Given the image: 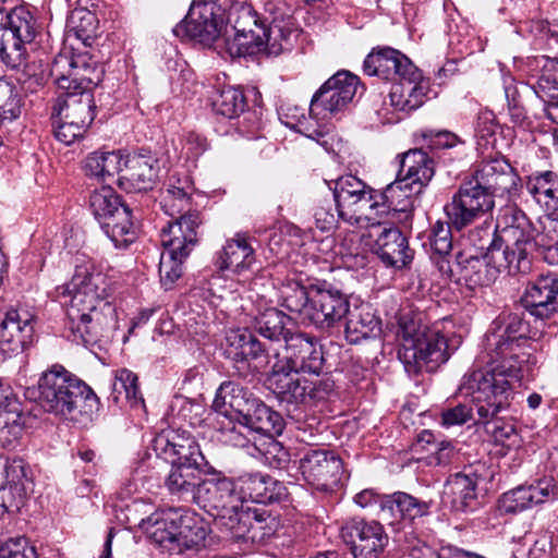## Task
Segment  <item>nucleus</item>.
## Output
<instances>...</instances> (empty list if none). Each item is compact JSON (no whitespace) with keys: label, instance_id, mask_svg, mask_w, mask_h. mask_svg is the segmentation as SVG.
<instances>
[{"label":"nucleus","instance_id":"1","mask_svg":"<svg viewBox=\"0 0 558 558\" xmlns=\"http://www.w3.org/2000/svg\"><path fill=\"white\" fill-rule=\"evenodd\" d=\"M69 319L68 338L77 344H95L114 322V308L108 301L112 284L90 260L76 265L71 281L58 288Z\"/></svg>","mask_w":558,"mask_h":558},{"label":"nucleus","instance_id":"2","mask_svg":"<svg viewBox=\"0 0 558 558\" xmlns=\"http://www.w3.org/2000/svg\"><path fill=\"white\" fill-rule=\"evenodd\" d=\"M286 355L281 356L277 349L266 347L253 331L231 329L226 335V356L232 360L239 369H247L250 362L265 367L275 359L271 366L279 372H294L318 376L323 369L324 357L320 345L315 337L304 332H293L288 336L283 345Z\"/></svg>","mask_w":558,"mask_h":558},{"label":"nucleus","instance_id":"3","mask_svg":"<svg viewBox=\"0 0 558 558\" xmlns=\"http://www.w3.org/2000/svg\"><path fill=\"white\" fill-rule=\"evenodd\" d=\"M519 181V175L504 157L483 160L445 205L446 217L461 231L492 211L496 196L514 194Z\"/></svg>","mask_w":558,"mask_h":558},{"label":"nucleus","instance_id":"4","mask_svg":"<svg viewBox=\"0 0 558 558\" xmlns=\"http://www.w3.org/2000/svg\"><path fill=\"white\" fill-rule=\"evenodd\" d=\"M486 367L465 374L459 387L460 395L471 397L478 415L477 422L489 423L510 404L513 385L521 381L527 365L511 360L482 356Z\"/></svg>","mask_w":558,"mask_h":558},{"label":"nucleus","instance_id":"5","mask_svg":"<svg viewBox=\"0 0 558 558\" xmlns=\"http://www.w3.org/2000/svg\"><path fill=\"white\" fill-rule=\"evenodd\" d=\"M279 303L302 323L327 330L349 313L348 298L327 281L304 287L299 280L288 278L279 290Z\"/></svg>","mask_w":558,"mask_h":558},{"label":"nucleus","instance_id":"6","mask_svg":"<svg viewBox=\"0 0 558 558\" xmlns=\"http://www.w3.org/2000/svg\"><path fill=\"white\" fill-rule=\"evenodd\" d=\"M161 206L172 217L160 232L163 251L159 262L160 282L170 289L182 275L183 262L197 243L199 213L191 209V197L173 201L162 198Z\"/></svg>","mask_w":558,"mask_h":558},{"label":"nucleus","instance_id":"7","mask_svg":"<svg viewBox=\"0 0 558 558\" xmlns=\"http://www.w3.org/2000/svg\"><path fill=\"white\" fill-rule=\"evenodd\" d=\"M398 356L409 375L433 372L448 361L450 354L438 324L428 327L420 317L402 316L399 320Z\"/></svg>","mask_w":558,"mask_h":558},{"label":"nucleus","instance_id":"8","mask_svg":"<svg viewBox=\"0 0 558 558\" xmlns=\"http://www.w3.org/2000/svg\"><path fill=\"white\" fill-rule=\"evenodd\" d=\"M141 526L151 543L170 555L199 548L207 535L206 525L201 518L175 508L151 513L142 520Z\"/></svg>","mask_w":558,"mask_h":558},{"label":"nucleus","instance_id":"9","mask_svg":"<svg viewBox=\"0 0 558 558\" xmlns=\"http://www.w3.org/2000/svg\"><path fill=\"white\" fill-rule=\"evenodd\" d=\"M39 405L49 413L75 418L98 404L92 388L61 365L46 371L38 381Z\"/></svg>","mask_w":558,"mask_h":558},{"label":"nucleus","instance_id":"10","mask_svg":"<svg viewBox=\"0 0 558 558\" xmlns=\"http://www.w3.org/2000/svg\"><path fill=\"white\" fill-rule=\"evenodd\" d=\"M213 408L217 413L242 418L252 433L272 436L280 435L283 430L284 422L278 412L253 397L247 389L232 381L220 385Z\"/></svg>","mask_w":558,"mask_h":558},{"label":"nucleus","instance_id":"11","mask_svg":"<svg viewBox=\"0 0 558 558\" xmlns=\"http://www.w3.org/2000/svg\"><path fill=\"white\" fill-rule=\"evenodd\" d=\"M468 240L477 250L462 268V277L475 286H488L496 272L507 270L515 274L517 253L506 248L497 229L490 226L476 227L469 232Z\"/></svg>","mask_w":558,"mask_h":558},{"label":"nucleus","instance_id":"12","mask_svg":"<svg viewBox=\"0 0 558 558\" xmlns=\"http://www.w3.org/2000/svg\"><path fill=\"white\" fill-rule=\"evenodd\" d=\"M547 327L550 331H545L544 326L541 325L529 330L527 324L518 314L498 317L493 322L492 328L485 336L484 354L526 365L527 355L520 352L521 341L525 338L541 340L545 335L553 333L557 325L549 324Z\"/></svg>","mask_w":558,"mask_h":558},{"label":"nucleus","instance_id":"13","mask_svg":"<svg viewBox=\"0 0 558 558\" xmlns=\"http://www.w3.org/2000/svg\"><path fill=\"white\" fill-rule=\"evenodd\" d=\"M294 29L290 21L275 19L268 26H256L248 32L233 34L225 38V47L230 57H246L258 53L278 56L292 47Z\"/></svg>","mask_w":558,"mask_h":558},{"label":"nucleus","instance_id":"14","mask_svg":"<svg viewBox=\"0 0 558 558\" xmlns=\"http://www.w3.org/2000/svg\"><path fill=\"white\" fill-rule=\"evenodd\" d=\"M93 215L117 248H126L137 238L130 208L110 186H102L89 197Z\"/></svg>","mask_w":558,"mask_h":558},{"label":"nucleus","instance_id":"15","mask_svg":"<svg viewBox=\"0 0 558 558\" xmlns=\"http://www.w3.org/2000/svg\"><path fill=\"white\" fill-rule=\"evenodd\" d=\"M37 33L33 14L24 7L9 12L0 9V59L10 69H19L26 62V45Z\"/></svg>","mask_w":558,"mask_h":558},{"label":"nucleus","instance_id":"16","mask_svg":"<svg viewBox=\"0 0 558 558\" xmlns=\"http://www.w3.org/2000/svg\"><path fill=\"white\" fill-rule=\"evenodd\" d=\"M226 9L227 0H193L187 15L172 32L181 39L211 46L221 35Z\"/></svg>","mask_w":558,"mask_h":558},{"label":"nucleus","instance_id":"17","mask_svg":"<svg viewBox=\"0 0 558 558\" xmlns=\"http://www.w3.org/2000/svg\"><path fill=\"white\" fill-rule=\"evenodd\" d=\"M375 190L352 174L335 182L333 197L338 216L350 225L364 226L372 221Z\"/></svg>","mask_w":558,"mask_h":558},{"label":"nucleus","instance_id":"18","mask_svg":"<svg viewBox=\"0 0 558 558\" xmlns=\"http://www.w3.org/2000/svg\"><path fill=\"white\" fill-rule=\"evenodd\" d=\"M104 65L88 52L59 54L51 65V76L59 90L94 89L104 78Z\"/></svg>","mask_w":558,"mask_h":558},{"label":"nucleus","instance_id":"19","mask_svg":"<svg viewBox=\"0 0 558 558\" xmlns=\"http://www.w3.org/2000/svg\"><path fill=\"white\" fill-rule=\"evenodd\" d=\"M387 221H369L363 227L367 230L362 233L364 246L376 254L380 260L391 267L402 268L413 258V251L403 233L396 227L385 226Z\"/></svg>","mask_w":558,"mask_h":558},{"label":"nucleus","instance_id":"20","mask_svg":"<svg viewBox=\"0 0 558 558\" xmlns=\"http://www.w3.org/2000/svg\"><path fill=\"white\" fill-rule=\"evenodd\" d=\"M267 381L281 400L295 404H311L324 400L333 388L329 380L310 379L303 373H281L275 366H271Z\"/></svg>","mask_w":558,"mask_h":558},{"label":"nucleus","instance_id":"21","mask_svg":"<svg viewBox=\"0 0 558 558\" xmlns=\"http://www.w3.org/2000/svg\"><path fill=\"white\" fill-rule=\"evenodd\" d=\"M360 87V78L349 71H339L314 94L310 114L317 121L344 110Z\"/></svg>","mask_w":558,"mask_h":558},{"label":"nucleus","instance_id":"22","mask_svg":"<svg viewBox=\"0 0 558 558\" xmlns=\"http://www.w3.org/2000/svg\"><path fill=\"white\" fill-rule=\"evenodd\" d=\"M238 480L227 477L222 472L211 469L206 477H202L194 504L205 510H216L226 517L236 513L242 507Z\"/></svg>","mask_w":558,"mask_h":558},{"label":"nucleus","instance_id":"23","mask_svg":"<svg viewBox=\"0 0 558 558\" xmlns=\"http://www.w3.org/2000/svg\"><path fill=\"white\" fill-rule=\"evenodd\" d=\"M299 469L307 484L320 492L332 490L343 471L339 456L328 449H311L300 459Z\"/></svg>","mask_w":558,"mask_h":558},{"label":"nucleus","instance_id":"24","mask_svg":"<svg viewBox=\"0 0 558 558\" xmlns=\"http://www.w3.org/2000/svg\"><path fill=\"white\" fill-rule=\"evenodd\" d=\"M160 163L147 149H141L123 158V170L118 182L126 192H146L159 180Z\"/></svg>","mask_w":558,"mask_h":558},{"label":"nucleus","instance_id":"25","mask_svg":"<svg viewBox=\"0 0 558 558\" xmlns=\"http://www.w3.org/2000/svg\"><path fill=\"white\" fill-rule=\"evenodd\" d=\"M342 537L351 545L354 558H379L389 541L379 522L356 519L342 527Z\"/></svg>","mask_w":558,"mask_h":558},{"label":"nucleus","instance_id":"26","mask_svg":"<svg viewBox=\"0 0 558 558\" xmlns=\"http://www.w3.org/2000/svg\"><path fill=\"white\" fill-rule=\"evenodd\" d=\"M153 449L170 464L202 468L205 459L195 438L185 432H162L155 437Z\"/></svg>","mask_w":558,"mask_h":558},{"label":"nucleus","instance_id":"27","mask_svg":"<svg viewBox=\"0 0 558 558\" xmlns=\"http://www.w3.org/2000/svg\"><path fill=\"white\" fill-rule=\"evenodd\" d=\"M5 482L0 487V513L19 512L26 504L32 490L33 480L27 463L21 458H13L5 464Z\"/></svg>","mask_w":558,"mask_h":558},{"label":"nucleus","instance_id":"28","mask_svg":"<svg viewBox=\"0 0 558 558\" xmlns=\"http://www.w3.org/2000/svg\"><path fill=\"white\" fill-rule=\"evenodd\" d=\"M522 304L535 317V323L545 327L544 320L558 313V277L550 274L537 277L525 289Z\"/></svg>","mask_w":558,"mask_h":558},{"label":"nucleus","instance_id":"29","mask_svg":"<svg viewBox=\"0 0 558 558\" xmlns=\"http://www.w3.org/2000/svg\"><path fill=\"white\" fill-rule=\"evenodd\" d=\"M33 336V315L23 308H11L0 322V352L4 356L19 353L32 343Z\"/></svg>","mask_w":558,"mask_h":558},{"label":"nucleus","instance_id":"30","mask_svg":"<svg viewBox=\"0 0 558 558\" xmlns=\"http://www.w3.org/2000/svg\"><path fill=\"white\" fill-rule=\"evenodd\" d=\"M428 92L429 81L415 68L392 83L388 94L389 104L396 111L409 114L423 106Z\"/></svg>","mask_w":558,"mask_h":558},{"label":"nucleus","instance_id":"31","mask_svg":"<svg viewBox=\"0 0 558 558\" xmlns=\"http://www.w3.org/2000/svg\"><path fill=\"white\" fill-rule=\"evenodd\" d=\"M417 68L404 53L391 47L373 49L365 58L363 71L368 76H377L392 83Z\"/></svg>","mask_w":558,"mask_h":558},{"label":"nucleus","instance_id":"32","mask_svg":"<svg viewBox=\"0 0 558 558\" xmlns=\"http://www.w3.org/2000/svg\"><path fill=\"white\" fill-rule=\"evenodd\" d=\"M418 192H410L409 186L396 179L384 191H375L372 221H393L400 214L409 216L412 208V195Z\"/></svg>","mask_w":558,"mask_h":558},{"label":"nucleus","instance_id":"33","mask_svg":"<svg viewBox=\"0 0 558 558\" xmlns=\"http://www.w3.org/2000/svg\"><path fill=\"white\" fill-rule=\"evenodd\" d=\"M496 229L506 248L515 251L519 257L520 251L527 246V241L533 233V225L523 210L515 205H508L500 209L497 216Z\"/></svg>","mask_w":558,"mask_h":558},{"label":"nucleus","instance_id":"34","mask_svg":"<svg viewBox=\"0 0 558 558\" xmlns=\"http://www.w3.org/2000/svg\"><path fill=\"white\" fill-rule=\"evenodd\" d=\"M239 493L242 502L251 500L257 504H270L283 500L287 495V487L280 481L263 473H246L238 478Z\"/></svg>","mask_w":558,"mask_h":558},{"label":"nucleus","instance_id":"35","mask_svg":"<svg viewBox=\"0 0 558 558\" xmlns=\"http://www.w3.org/2000/svg\"><path fill=\"white\" fill-rule=\"evenodd\" d=\"M433 177L434 161L427 153L411 149L403 154L397 178L409 186L410 192L421 193Z\"/></svg>","mask_w":558,"mask_h":558},{"label":"nucleus","instance_id":"36","mask_svg":"<svg viewBox=\"0 0 558 558\" xmlns=\"http://www.w3.org/2000/svg\"><path fill=\"white\" fill-rule=\"evenodd\" d=\"M53 110L58 117L71 118L90 125L96 111L94 93L92 89L61 90Z\"/></svg>","mask_w":558,"mask_h":558},{"label":"nucleus","instance_id":"37","mask_svg":"<svg viewBox=\"0 0 558 558\" xmlns=\"http://www.w3.org/2000/svg\"><path fill=\"white\" fill-rule=\"evenodd\" d=\"M539 223L542 231L535 233L533 229V233L526 242L527 246L523 247L519 253V257H517V272H526L530 269L531 262L529 255L533 251H538L543 255L545 250L558 241V215L546 214L539 219Z\"/></svg>","mask_w":558,"mask_h":558},{"label":"nucleus","instance_id":"38","mask_svg":"<svg viewBox=\"0 0 558 558\" xmlns=\"http://www.w3.org/2000/svg\"><path fill=\"white\" fill-rule=\"evenodd\" d=\"M202 480V468L185 464H171L165 477L168 493L183 501H194Z\"/></svg>","mask_w":558,"mask_h":558},{"label":"nucleus","instance_id":"39","mask_svg":"<svg viewBox=\"0 0 558 558\" xmlns=\"http://www.w3.org/2000/svg\"><path fill=\"white\" fill-rule=\"evenodd\" d=\"M254 263V248L242 235L228 240L216 259V266L220 270H229L236 275L248 270Z\"/></svg>","mask_w":558,"mask_h":558},{"label":"nucleus","instance_id":"40","mask_svg":"<svg viewBox=\"0 0 558 558\" xmlns=\"http://www.w3.org/2000/svg\"><path fill=\"white\" fill-rule=\"evenodd\" d=\"M442 222L436 221L429 231L428 241L432 251L430 259L442 276L451 277L453 274L449 256L452 250L451 228L458 230L450 219Z\"/></svg>","mask_w":558,"mask_h":558},{"label":"nucleus","instance_id":"41","mask_svg":"<svg viewBox=\"0 0 558 558\" xmlns=\"http://www.w3.org/2000/svg\"><path fill=\"white\" fill-rule=\"evenodd\" d=\"M345 323V339L353 344L362 340L375 337L380 332V320L375 316L369 306L349 308Z\"/></svg>","mask_w":558,"mask_h":558},{"label":"nucleus","instance_id":"42","mask_svg":"<svg viewBox=\"0 0 558 558\" xmlns=\"http://www.w3.org/2000/svg\"><path fill=\"white\" fill-rule=\"evenodd\" d=\"M123 158L119 150L90 153L84 160L85 174L99 182H106L121 174Z\"/></svg>","mask_w":558,"mask_h":558},{"label":"nucleus","instance_id":"43","mask_svg":"<svg viewBox=\"0 0 558 558\" xmlns=\"http://www.w3.org/2000/svg\"><path fill=\"white\" fill-rule=\"evenodd\" d=\"M477 477L463 473L452 475L446 485L451 496L452 508L457 511H473L477 507Z\"/></svg>","mask_w":558,"mask_h":558},{"label":"nucleus","instance_id":"44","mask_svg":"<svg viewBox=\"0 0 558 558\" xmlns=\"http://www.w3.org/2000/svg\"><path fill=\"white\" fill-rule=\"evenodd\" d=\"M526 189L546 214H556L558 210V175L555 172L545 171L531 177Z\"/></svg>","mask_w":558,"mask_h":558},{"label":"nucleus","instance_id":"45","mask_svg":"<svg viewBox=\"0 0 558 558\" xmlns=\"http://www.w3.org/2000/svg\"><path fill=\"white\" fill-rule=\"evenodd\" d=\"M23 432L21 404L12 396L11 400L0 409V445L7 449L15 448Z\"/></svg>","mask_w":558,"mask_h":558},{"label":"nucleus","instance_id":"46","mask_svg":"<svg viewBox=\"0 0 558 558\" xmlns=\"http://www.w3.org/2000/svg\"><path fill=\"white\" fill-rule=\"evenodd\" d=\"M288 317L279 310L270 307L255 316L252 328L272 343H286L291 332L287 327Z\"/></svg>","mask_w":558,"mask_h":558},{"label":"nucleus","instance_id":"47","mask_svg":"<svg viewBox=\"0 0 558 558\" xmlns=\"http://www.w3.org/2000/svg\"><path fill=\"white\" fill-rule=\"evenodd\" d=\"M383 505L387 509L386 519L399 515L401 519L410 521L426 515L430 507V502L420 500L403 492L389 495Z\"/></svg>","mask_w":558,"mask_h":558},{"label":"nucleus","instance_id":"48","mask_svg":"<svg viewBox=\"0 0 558 558\" xmlns=\"http://www.w3.org/2000/svg\"><path fill=\"white\" fill-rule=\"evenodd\" d=\"M111 396L117 403L125 400L132 408H144V399L137 386V376L126 368L116 372Z\"/></svg>","mask_w":558,"mask_h":558},{"label":"nucleus","instance_id":"49","mask_svg":"<svg viewBox=\"0 0 558 558\" xmlns=\"http://www.w3.org/2000/svg\"><path fill=\"white\" fill-rule=\"evenodd\" d=\"M68 32L82 40L85 46H90L97 35L98 19L96 14L85 8L74 9L66 22Z\"/></svg>","mask_w":558,"mask_h":558},{"label":"nucleus","instance_id":"50","mask_svg":"<svg viewBox=\"0 0 558 558\" xmlns=\"http://www.w3.org/2000/svg\"><path fill=\"white\" fill-rule=\"evenodd\" d=\"M222 417L219 422V439L229 446L245 448L251 442L248 435L252 433L244 421L238 417H229L225 413H218Z\"/></svg>","mask_w":558,"mask_h":558},{"label":"nucleus","instance_id":"51","mask_svg":"<svg viewBox=\"0 0 558 558\" xmlns=\"http://www.w3.org/2000/svg\"><path fill=\"white\" fill-rule=\"evenodd\" d=\"M213 107L218 114L233 119L245 110L246 98L242 89L227 86L214 98Z\"/></svg>","mask_w":558,"mask_h":558},{"label":"nucleus","instance_id":"52","mask_svg":"<svg viewBox=\"0 0 558 558\" xmlns=\"http://www.w3.org/2000/svg\"><path fill=\"white\" fill-rule=\"evenodd\" d=\"M537 63L541 65V74L532 84L536 96L545 99L547 95L558 94V59L542 56Z\"/></svg>","mask_w":558,"mask_h":558},{"label":"nucleus","instance_id":"53","mask_svg":"<svg viewBox=\"0 0 558 558\" xmlns=\"http://www.w3.org/2000/svg\"><path fill=\"white\" fill-rule=\"evenodd\" d=\"M225 12H227L228 23L232 25L234 34L248 32V28H256V26L264 25L263 23H258L252 7L246 4L244 0H227V9Z\"/></svg>","mask_w":558,"mask_h":558},{"label":"nucleus","instance_id":"54","mask_svg":"<svg viewBox=\"0 0 558 558\" xmlns=\"http://www.w3.org/2000/svg\"><path fill=\"white\" fill-rule=\"evenodd\" d=\"M475 136L478 149L484 151L498 149L500 126L495 122L490 111L482 112L477 117Z\"/></svg>","mask_w":558,"mask_h":558},{"label":"nucleus","instance_id":"55","mask_svg":"<svg viewBox=\"0 0 558 558\" xmlns=\"http://www.w3.org/2000/svg\"><path fill=\"white\" fill-rule=\"evenodd\" d=\"M22 112V97L16 87L0 78V125L16 120Z\"/></svg>","mask_w":558,"mask_h":558},{"label":"nucleus","instance_id":"56","mask_svg":"<svg viewBox=\"0 0 558 558\" xmlns=\"http://www.w3.org/2000/svg\"><path fill=\"white\" fill-rule=\"evenodd\" d=\"M53 134L57 141L65 145H71L77 138L82 137L89 125L80 123L71 118L56 117L53 122Z\"/></svg>","mask_w":558,"mask_h":558},{"label":"nucleus","instance_id":"57","mask_svg":"<svg viewBox=\"0 0 558 558\" xmlns=\"http://www.w3.org/2000/svg\"><path fill=\"white\" fill-rule=\"evenodd\" d=\"M533 506L530 492L525 485L518 486L502 494L499 499V509L506 513H515Z\"/></svg>","mask_w":558,"mask_h":558},{"label":"nucleus","instance_id":"58","mask_svg":"<svg viewBox=\"0 0 558 558\" xmlns=\"http://www.w3.org/2000/svg\"><path fill=\"white\" fill-rule=\"evenodd\" d=\"M0 558H38L37 549L24 536L0 541Z\"/></svg>","mask_w":558,"mask_h":558},{"label":"nucleus","instance_id":"59","mask_svg":"<svg viewBox=\"0 0 558 558\" xmlns=\"http://www.w3.org/2000/svg\"><path fill=\"white\" fill-rule=\"evenodd\" d=\"M530 492V498L534 506L539 505L554 498L557 495V481L554 475H544L525 485Z\"/></svg>","mask_w":558,"mask_h":558},{"label":"nucleus","instance_id":"60","mask_svg":"<svg viewBox=\"0 0 558 558\" xmlns=\"http://www.w3.org/2000/svg\"><path fill=\"white\" fill-rule=\"evenodd\" d=\"M338 211L330 201L319 203L314 209V220L317 229L330 231L338 221Z\"/></svg>","mask_w":558,"mask_h":558},{"label":"nucleus","instance_id":"61","mask_svg":"<svg viewBox=\"0 0 558 558\" xmlns=\"http://www.w3.org/2000/svg\"><path fill=\"white\" fill-rule=\"evenodd\" d=\"M472 417V409L465 404H458L441 413V424L446 427L461 425Z\"/></svg>","mask_w":558,"mask_h":558},{"label":"nucleus","instance_id":"62","mask_svg":"<svg viewBox=\"0 0 558 558\" xmlns=\"http://www.w3.org/2000/svg\"><path fill=\"white\" fill-rule=\"evenodd\" d=\"M389 495H380L372 488L364 489L355 495L354 501L361 508L378 506L384 519L387 517V509L384 507V500L388 499Z\"/></svg>","mask_w":558,"mask_h":558},{"label":"nucleus","instance_id":"63","mask_svg":"<svg viewBox=\"0 0 558 558\" xmlns=\"http://www.w3.org/2000/svg\"><path fill=\"white\" fill-rule=\"evenodd\" d=\"M206 149V140L195 133H190L182 145V154L191 161H195Z\"/></svg>","mask_w":558,"mask_h":558},{"label":"nucleus","instance_id":"64","mask_svg":"<svg viewBox=\"0 0 558 558\" xmlns=\"http://www.w3.org/2000/svg\"><path fill=\"white\" fill-rule=\"evenodd\" d=\"M426 137L429 146L436 149L451 148L461 142L456 134L448 131L430 132Z\"/></svg>","mask_w":558,"mask_h":558}]
</instances>
